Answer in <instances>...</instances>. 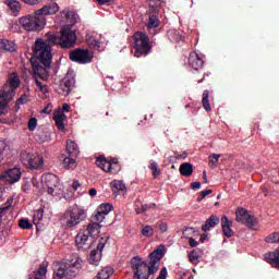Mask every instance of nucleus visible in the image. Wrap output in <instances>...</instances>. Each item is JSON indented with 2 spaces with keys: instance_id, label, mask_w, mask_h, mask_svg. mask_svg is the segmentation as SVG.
I'll use <instances>...</instances> for the list:
<instances>
[{
  "instance_id": "nucleus-1",
  "label": "nucleus",
  "mask_w": 279,
  "mask_h": 279,
  "mask_svg": "<svg viewBox=\"0 0 279 279\" xmlns=\"http://www.w3.org/2000/svg\"><path fill=\"white\" fill-rule=\"evenodd\" d=\"M77 43V35L71 28H62L60 33H48L45 39H36L33 47V56L36 60H31L33 73L47 80V69L51 68L53 56L51 54V45H57L61 49H71Z\"/></svg>"
},
{
  "instance_id": "nucleus-2",
  "label": "nucleus",
  "mask_w": 279,
  "mask_h": 279,
  "mask_svg": "<svg viewBox=\"0 0 279 279\" xmlns=\"http://www.w3.org/2000/svg\"><path fill=\"white\" fill-rule=\"evenodd\" d=\"M165 257V245L156 248L148 255V259L144 260L141 256L131 258V269L133 279H149L160 269V260Z\"/></svg>"
},
{
  "instance_id": "nucleus-3",
  "label": "nucleus",
  "mask_w": 279,
  "mask_h": 279,
  "mask_svg": "<svg viewBox=\"0 0 279 279\" xmlns=\"http://www.w3.org/2000/svg\"><path fill=\"white\" fill-rule=\"evenodd\" d=\"M80 269H82L80 257L66 262H56L53 264V279H73Z\"/></svg>"
},
{
  "instance_id": "nucleus-4",
  "label": "nucleus",
  "mask_w": 279,
  "mask_h": 279,
  "mask_svg": "<svg viewBox=\"0 0 279 279\" xmlns=\"http://www.w3.org/2000/svg\"><path fill=\"white\" fill-rule=\"evenodd\" d=\"M82 221H86V210L77 205L70 207L61 217V223L64 228H75Z\"/></svg>"
},
{
  "instance_id": "nucleus-5",
  "label": "nucleus",
  "mask_w": 279,
  "mask_h": 279,
  "mask_svg": "<svg viewBox=\"0 0 279 279\" xmlns=\"http://www.w3.org/2000/svg\"><path fill=\"white\" fill-rule=\"evenodd\" d=\"M19 23L25 32H40L47 25V17L41 16L38 14V11H35L33 14L20 17Z\"/></svg>"
},
{
  "instance_id": "nucleus-6",
  "label": "nucleus",
  "mask_w": 279,
  "mask_h": 279,
  "mask_svg": "<svg viewBox=\"0 0 279 279\" xmlns=\"http://www.w3.org/2000/svg\"><path fill=\"white\" fill-rule=\"evenodd\" d=\"M134 45L131 49L135 58H142V56H149L151 51V45L149 44V37L145 33L137 32L134 34Z\"/></svg>"
},
{
  "instance_id": "nucleus-7",
  "label": "nucleus",
  "mask_w": 279,
  "mask_h": 279,
  "mask_svg": "<svg viewBox=\"0 0 279 279\" xmlns=\"http://www.w3.org/2000/svg\"><path fill=\"white\" fill-rule=\"evenodd\" d=\"M101 230V226L99 222H92L87 225V227L84 229H81L80 232L76 235L75 243L76 245L82 248L84 245L88 244V239H95L97 234H99Z\"/></svg>"
},
{
  "instance_id": "nucleus-8",
  "label": "nucleus",
  "mask_w": 279,
  "mask_h": 279,
  "mask_svg": "<svg viewBox=\"0 0 279 279\" xmlns=\"http://www.w3.org/2000/svg\"><path fill=\"white\" fill-rule=\"evenodd\" d=\"M21 86V77L15 72L11 73L8 77L7 83L3 85L0 99H5V101H12L14 95H16V88Z\"/></svg>"
},
{
  "instance_id": "nucleus-9",
  "label": "nucleus",
  "mask_w": 279,
  "mask_h": 279,
  "mask_svg": "<svg viewBox=\"0 0 279 279\" xmlns=\"http://www.w3.org/2000/svg\"><path fill=\"white\" fill-rule=\"evenodd\" d=\"M93 58L95 57L88 49L76 48L70 51V60L77 64H90V62H93Z\"/></svg>"
},
{
  "instance_id": "nucleus-10",
  "label": "nucleus",
  "mask_w": 279,
  "mask_h": 279,
  "mask_svg": "<svg viewBox=\"0 0 279 279\" xmlns=\"http://www.w3.org/2000/svg\"><path fill=\"white\" fill-rule=\"evenodd\" d=\"M20 158L23 165L29 167V169H40L45 162L38 154H29L27 151H22Z\"/></svg>"
},
{
  "instance_id": "nucleus-11",
  "label": "nucleus",
  "mask_w": 279,
  "mask_h": 279,
  "mask_svg": "<svg viewBox=\"0 0 279 279\" xmlns=\"http://www.w3.org/2000/svg\"><path fill=\"white\" fill-rule=\"evenodd\" d=\"M41 182L44 186L48 189L47 190L48 195H53V193H56V189L60 186V179L58 178V175L53 173H47L43 175Z\"/></svg>"
},
{
  "instance_id": "nucleus-12",
  "label": "nucleus",
  "mask_w": 279,
  "mask_h": 279,
  "mask_svg": "<svg viewBox=\"0 0 279 279\" xmlns=\"http://www.w3.org/2000/svg\"><path fill=\"white\" fill-rule=\"evenodd\" d=\"M235 221L243 223L247 228H254V216L247 214V209L241 207L235 211Z\"/></svg>"
},
{
  "instance_id": "nucleus-13",
  "label": "nucleus",
  "mask_w": 279,
  "mask_h": 279,
  "mask_svg": "<svg viewBox=\"0 0 279 279\" xmlns=\"http://www.w3.org/2000/svg\"><path fill=\"white\" fill-rule=\"evenodd\" d=\"M0 180H3L5 184H14L21 180V170L19 168L9 169L1 174Z\"/></svg>"
},
{
  "instance_id": "nucleus-14",
  "label": "nucleus",
  "mask_w": 279,
  "mask_h": 279,
  "mask_svg": "<svg viewBox=\"0 0 279 279\" xmlns=\"http://www.w3.org/2000/svg\"><path fill=\"white\" fill-rule=\"evenodd\" d=\"M189 64L194 71L204 69V59L197 54V52L190 53Z\"/></svg>"
},
{
  "instance_id": "nucleus-15",
  "label": "nucleus",
  "mask_w": 279,
  "mask_h": 279,
  "mask_svg": "<svg viewBox=\"0 0 279 279\" xmlns=\"http://www.w3.org/2000/svg\"><path fill=\"white\" fill-rule=\"evenodd\" d=\"M60 10L58 3L53 2L51 4L44 5L41 9L37 10V14L39 16H50L52 14H57Z\"/></svg>"
},
{
  "instance_id": "nucleus-16",
  "label": "nucleus",
  "mask_w": 279,
  "mask_h": 279,
  "mask_svg": "<svg viewBox=\"0 0 279 279\" xmlns=\"http://www.w3.org/2000/svg\"><path fill=\"white\" fill-rule=\"evenodd\" d=\"M221 228L222 233L227 239H231V236H234V231L232 230V221L228 219V216L221 217Z\"/></svg>"
},
{
  "instance_id": "nucleus-17",
  "label": "nucleus",
  "mask_w": 279,
  "mask_h": 279,
  "mask_svg": "<svg viewBox=\"0 0 279 279\" xmlns=\"http://www.w3.org/2000/svg\"><path fill=\"white\" fill-rule=\"evenodd\" d=\"M4 51L5 53H14L16 51V44L10 39L0 38V52Z\"/></svg>"
},
{
  "instance_id": "nucleus-18",
  "label": "nucleus",
  "mask_w": 279,
  "mask_h": 279,
  "mask_svg": "<svg viewBox=\"0 0 279 279\" xmlns=\"http://www.w3.org/2000/svg\"><path fill=\"white\" fill-rule=\"evenodd\" d=\"M64 119H66V116L62 113V110H56L53 113V121L58 128V130L63 131L64 130Z\"/></svg>"
},
{
  "instance_id": "nucleus-19",
  "label": "nucleus",
  "mask_w": 279,
  "mask_h": 279,
  "mask_svg": "<svg viewBox=\"0 0 279 279\" xmlns=\"http://www.w3.org/2000/svg\"><path fill=\"white\" fill-rule=\"evenodd\" d=\"M219 217L211 215L206 221L205 225L202 226L203 232H208L211 228L219 226Z\"/></svg>"
},
{
  "instance_id": "nucleus-20",
  "label": "nucleus",
  "mask_w": 279,
  "mask_h": 279,
  "mask_svg": "<svg viewBox=\"0 0 279 279\" xmlns=\"http://www.w3.org/2000/svg\"><path fill=\"white\" fill-rule=\"evenodd\" d=\"M65 149L69 154V156L75 157L77 154H80V148L77 147V144L74 141H68Z\"/></svg>"
},
{
  "instance_id": "nucleus-21",
  "label": "nucleus",
  "mask_w": 279,
  "mask_h": 279,
  "mask_svg": "<svg viewBox=\"0 0 279 279\" xmlns=\"http://www.w3.org/2000/svg\"><path fill=\"white\" fill-rule=\"evenodd\" d=\"M179 171L184 178H191V175H193V165L184 162L180 166Z\"/></svg>"
},
{
  "instance_id": "nucleus-22",
  "label": "nucleus",
  "mask_w": 279,
  "mask_h": 279,
  "mask_svg": "<svg viewBox=\"0 0 279 279\" xmlns=\"http://www.w3.org/2000/svg\"><path fill=\"white\" fill-rule=\"evenodd\" d=\"M4 3L10 8L13 14H19V12H21V2L17 0H4Z\"/></svg>"
},
{
  "instance_id": "nucleus-23",
  "label": "nucleus",
  "mask_w": 279,
  "mask_h": 279,
  "mask_svg": "<svg viewBox=\"0 0 279 279\" xmlns=\"http://www.w3.org/2000/svg\"><path fill=\"white\" fill-rule=\"evenodd\" d=\"M210 92L208 89H205L203 92V98H202V104H203V108L204 110H206V112H210V110H213V108L210 107Z\"/></svg>"
},
{
  "instance_id": "nucleus-24",
  "label": "nucleus",
  "mask_w": 279,
  "mask_h": 279,
  "mask_svg": "<svg viewBox=\"0 0 279 279\" xmlns=\"http://www.w3.org/2000/svg\"><path fill=\"white\" fill-rule=\"evenodd\" d=\"M99 260H101V253L98 251H90L88 255V263L89 265H99Z\"/></svg>"
},
{
  "instance_id": "nucleus-25",
  "label": "nucleus",
  "mask_w": 279,
  "mask_h": 279,
  "mask_svg": "<svg viewBox=\"0 0 279 279\" xmlns=\"http://www.w3.org/2000/svg\"><path fill=\"white\" fill-rule=\"evenodd\" d=\"M61 14H65V19L71 25H75L77 19H80V15L75 11H62Z\"/></svg>"
},
{
  "instance_id": "nucleus-26",
  "label": "nucleus",
  "mask_w": 279,
  "mask_h": 279,
  "mask_svg": "<svg viewBox=\"0 0 279 279\" xmlns=\"http://www.w3.org/2000/svg\"><path fill=\"white\" fill-rule=\"evenodd\" d=\"M199 256H202V250H199V248L193 250L189 254L190 263H192V265H198Z\"/></svg>"
},
{
  "instance_id": "nucleus-27",
  "label": "nucleus",
  "mask_w": 279,
  "mask_h": 279,
  "mask_svg": "<svg viewBox=\"0 0 279 279\" xmlns=\"http://www.w3.org/2000/svg\"><path fill=\"white\" fill-rule=\"evenodd\" d=\"M45 276H47V265L41 264L38 270L35 272V276L29 277L28 279H45Z\"/></svg>"
},
{
  "instance_id": "nucleus-28",
  "label": "nucleus",
  "mask_w": 279,
  "mask_h": 279,
  "mask_svg": "<svg viewBox=\"0 0 279 279\" xmlns=\"http://www.w3.org/2000/svg\"><path fill=\"white\" fill-rule=\"evenodd\" d=\"M61 166L63 167V169H74L75 167H77V163L72 157H64Z\"/></svg>"
},
{
  "instance_id": "nucleus-29",
  "label": "nucleus",
  "mask_w": 279,
  "mask_h": 279,
  "mask_svg": "<svg viewBox=\"0 0 279 279\" xmlns=\"http://www.w3.org/2000/svg\"><path fill=\"white\" fill-rule=\"evenodd\" d=\"M160 26V20L158 19V15L156 14H149L148 16V28L155 29L156 27Z\"/></svg>"
},
{
  "instance_id": "nucleus-30",
  "label": "nucleus",
  "mask_w": 279,
  "mask_h": 279,
  "mask_svg": "<svg viewBox=\"0 0 279 279\" xmlns=\"http://www.w3.org/2000/svg\"><path fill=\"white\" fill-rule=\"evenodd\" d=\"M8 156H10V146L5 142L0 141V162L3 158H8Z\"/></svg>"
},
{
  "instance_id": "nucleus-31",
  "label": "nucleus",
  "mask_w": 279,
  "mask_h": 279,
  "mask_svg": "<svg viewBox=\"0 0 279 279\" xmlns=\"http://www.w3.org/2000/svg\"><path fill=\"white\" fill-rule=\"evenodd\" d=\"M125 183L123 181H113L111 182L112 193H119L120 191H125Z\"/></svg>"
},
{
  "instance_id": "nucleus-32",
  "label": "nucleus",
  "mask_w": 279,
  "mask_h": 279,
  "mask_svg": "<svg viewBox=\"0 0 279 279\" xmlns=\"http://www.w3.org/2000/svg\"><path fill=\"white\" fill-rule=\"evenodd\" d=\"M148 169H150V171H153L154 180H156V178H158V175H160V169H158V162H156L154 159H151L149 161Z\"/></svg>"
},
{
  "instance_id": "nucleus-33",
  "label": "nucleus",
  "mask_w": 279,
  "mask_h": 279,
  "mask_svg": "<svg viewBox=\"0 0 279 279\" xmlns=\"http://www.w3.org/2000/svg\"><path fill=\"white\" fill-rule=\"evenodd\" d=\"M72 86H73V81H71L69 78H64L63 82L61 83V88H62L63 93H65L66 95H69V93H71Z\"/></svg>"
},
{
  "instance_id": "nucleus-34",
  "label": "nucleus",
  "mask_w": 279,
  "mask_h": 279,
  "mask_svg": "<svg viewBox=\"0 0 279 279\" xmlns=\"http://www.w3.org/2000/svg\"><path fill=\"white\" fill-rule=\"evenodd\" d=\"M155 230H156L155 225L154 226H145L142 228V234H143V236H147V238L154 236Z\"/></svg>"
},
{
  "instance_id": "nucleus-35",
  "label": "nucleus",
  "mask_w": 279,
  "mask_h": 279,
  "mask_svg": "<svg viewBox=\"0 0 279 279\" xmlns=\"http://www.w3.org/2000/svg\"><path fill=\"white\" fill-rule=\"evenodd\" d=\"M106 219V214H102L99 209L93 215L92 221L93 223H101Z\"/></svg>"
},
{
  "instance_id": "nucleus-36",
  "label": "nucleus",
  "mask_w": 279,
  "mask_h": 279,
  "mask_svg": "<svg viewBox=\"0 0 279 279\" xmlns=\"http://www.w3.org/2000/svg\"><path fill=\"white\" fill-rule=\"evenodd\" d=\"M12 202H14V198L10 197L5 202L3 207H0V217H3L8 214V210H10V207L12 206Z\"/></svg>"
},
{
  "instance_id": "nucleus-37",
  "label": "nucleus",
  "mask_w": 279,
  "mask_h": 279,
  "mask_svg": "<svg viewBox=\"0 0 279 279\" xmlns=\"http://www.w3.org/2000/svg\"><path fill=\"white\" fill-rule=\"evenodd\" d=\"M112 274H113L112 268H102V269L97 274V276H98L100 279H108V278H110V276H112Z\"/></svg>"
},
{
  "instance_id": "nucleus-38",
  "label": "nucleus",
  "mask_w": 279,
  "mask_h": 279,
  "mask_svg": "<svg viewBox=\"0 0 279 279\" xmlns=\"http://www.w3.org/2000/svg\"><path fill=\"white\" fill-rule=\"evenodd\" d=\"M19 226L22 228V230H32V228H34V225H32V222L25 218L19 220Z\"/></svg>"
},
{
  "instance_id": "nucleus-39",
  "label": "nucleus",
  "mask_w": 279,
  "mask_h": 279,
  "mask_svg": "<svg viewBox=\"0 0 279 279\" xmlns=\"http://www.w3.org/2000/svg\"><path fill=\"white\" fill-rule=\"evenodd\" d=\"M148 5L153 12H158V10H160V5H162V2L160 0H149Z\"/></svg>"
},
{
  "instance_id": "nucleus-40",
  "label": "nucleus",
  "mask_w": 279,
  "mask_h": 279,
  "mask_svg": "<svg viewBox=\"0 0 279 279\" xmlns=\"http://www.w3.org/2000/svg\"><path fill=\"white\" fill-rule=\"evenodd\" d=\"M265 243H279V231L265 238Z\"/></svg>"
},
{
  "instance_id": "nucleus-41",
  "label": "nucleus",
  "mask_w": 279,
  "mask_h": 279,
  "mask_svg": "<svg viewBox=\"0 0 279 279\" xmlns=\"http://www.w3.org/2000/svg\"><path fill=\"white\" fill-rule=\"evenodd\" d=\"M87 45H88L89 47H92L93 49H97V48L100 47V46H99V40H97V38H95L94 36L88 37V39H87Z\"/></svg>"
},
{
  "instance_id": "nucleus-42",
  "label": "nucleus",
  "mask_w": 279,
  "mask_h": 279,
  "mask_svg": "<svg viewBox=\"0 0 279 279\" xmlns=\"http://www.w3.org/2000/svg\"><path fill=\"white\" fill-rule=\"evenodd\" d=\"M108 239H110V238H100L99 243L96 248V251H98L100 254H101V252H104V248L106 247V244L108 243Z\"/></svg>"
},
{
  "instance_id": "nucleus-43",
  "label": "nucleus",
  "mask_w": 279,
  "mask_h": 279,
  "mask_svg": "<svg viewBox=\"0 0 279 279\" xmlns=\"http://www.w3.org/2000/svg\"><path fill=\"white\" fill-rule=\"evenodd\" d=\"M98 210L106 216L112 210V205L102 204V205L99 206Z\"/></svg>"
},
{
  "instance_id": "nucleus-44",
  "label": "nucleus",
  "mask_w": 279,
  "mask_h": 279,
  "mask_svg": "<svg viewBox=\"0 0 279 279\" xmlns=\"http://www.w3.org/2000/svg\"><path fill=\"white\" fill-rule=\"evenodd\" d=\"M102 171H106L107 173H113L114 169L112 168V163H110V160L105 159Z\"/></svg>"
},
{
  "instance_id": "nucleus-45",
  "label": "nucleus",
  "mask_w": 279,
  "mask_h": 279,
  "mask_svg": "<svg viewBox=\"0 0 279 279\" xmlns=\"http://www.w3.org/2000/svg\"><path fill=\"white\" fill-rule=\"evenodd\" d=\"M37 125H38V119L31 118L28 120V130H29V132H34V130H36Z\"/></svg>"
},
{
  "instance_id": "nucleus-46",
  "label": "nucleus",
  "mask_w": 279,
  "mask_h": 279,
  "mask_svg": "<svg viewBox=\"0 0 279 279\" xmlns=\"http://www.w3.org/2000/svg\"><path fill=\"white\" fill-rule=\"evenodd\" d=\"M155 228H159L160 232L165 233L169 230V225H167V222L159 221L155 225Z\"/></svg>"
},
{
  "instance_id": "nucleus-47",
  "label": "nucleus",
  "mask_w": 279,
  "mask_h": 279,
  "mask_svg": "<svg viewBox=\"0 0 279 279\" xmlns=\"http://www.w3.org/2000/svg\"><path fill=\"white\" fill-rule=\"evenodd\" d=\"M109 162H110L111 167H116V168H113V173L121 171V166L119 165V159L112 158Z\"/></svg>"
},
{
  "instance_id": "nucleus-48",
  "label": "nucleus",
  "mask_w": 279,
  "mask_h": 279,
  "mask_svg": "<svg viewBox=\"0 0 279 279\" xmlns=\"http://www.w3.org/2000/svg\"><path fill=\"white\" fill-rule=\"evenodd\" d=\"M8 104H10V100H5L4 98H0V117L5 112V108H8Z\"/></svg>"
},
{
  "instance_id": "nucleus-49",
  "label": "nucleus",
  "mask_w": 279,
  "mask_h": 279,
  "mask_svg": "<svg viewBox=\"0 0 279 279\" xmlns=\"http://www.w3.org/2000/svg\"><path fill=\"white\" fill-rule=\"evenodd\" d=\"M219 158H221V155L213 154L209 156V162L217 165V162H219Z\"/></svg>"
},
{
  "instance_id": "nucleus-50",
  "label": "nucleus",
  "mask_w": 279,
  "mask_h": 279,
  "mask_svg": "<svg viewBox=\"0 0 279 279\" xmlns=\"http://www.w3.org/2000/svg\"><path fill=\"white\" fill-rule=\"evenodd\" d=\"M43 215H44V211L43 210H37L34 216H33V221L34 223L36 225V219H38L40 221V219H43Z\"/></svg>"
},
{
  "instance_id": "nucleus-51",
  "label": "nucleus",
  "mask_w": 279,
  "mask_h": 279,
  "mask_svg": "<svg viewBox=\"0 0 279 279\" xmlns=\"http://www.w3.org/2000/svg\"><path fill=\"white\" fill-rule=\"evenodd\" d=\"M151 208H156V204L151 203L142 205V209L144 210V213H147V210H151Z\"/></svg>"
},
{
  "instance_id": "nucleus-52",
  "label": "nucleus",
  "mask_w": 279,
  "mask_h": 279,
  "mask_svg": "<svg viewBox=\"0 0 279 279\" xmlns=\"http://www.w3.org/2000/svg\"><path fill=\"white\" fill-rule=\"evenodd\" d=\"M190 186H191L192 191H199V189H202V183L198 181L192 182Z\"/></svg>"
},
{
  "instance_id": "nucleus-53",
  "label": "nucleus",
  "mask_w": 279,
  "mask_h": 279,
  "mask_svg": "<svg viewBox=\"0 0 279 279\" xmlns=\"http://www.w3.org/2000/svg\"><path fill=\"white\" fill-rule=\"evenodd\" d=\"M156 279H167V267L161 268V270Z\"/></svg>"
},
{
  "instance_id": "nucleus-54",
  "label": "nucleus",
  "mask_w": 279,
  "mask_h": 279,
  "mask_svg": "<svg viewBox=\"0 0 279 279\" xmlns=\"http://www.w3.org/2000/svg\"><path fill=\"white\" fill-rule=\"evenodd\" d=\"M106 161L105 157H98L96 159V165L97 167H99L100 169H104V162Z\"/></svg>"
},
{
  "instance_id": "nucleus-55",
  "label": "nucleus",
  "mask_w": 279,
  "mask_h": 279,
  "mask_svg": "<svg viewBox=\"0 0 279 279\" xmlns=\"http://www.w3.org/2000/svg\"><path fill=\"white\" fill-rule=\"evenodd\" d=\"M23 3H26L27 5H38L40 3V0H21Z\"/></svg>"
},
{
  "instance_id": "nucleus-56",
  "label": "nucleus",
  "mask_w": 279,
  "mask_h": 279,
  "mask_svg": "<svg viewBox=\"0 0 279 279\" xmlns=\"http://www.w3.org/2000/svg\"><path fill=\"white\" fill-rule=\"evenodd\" d=\"M57 110H61L62 114H64V112H69V110H71V106H69V104H63L62 108L59 107Z\"/></svg>"
},
{
  "instance_id": "nucleus-57",
  "label": "nucleus",
  "mask_w": 279,
  "mask_h": 279,
  "mask_svg": "<svg viewBox=\"0 0 279 279\" xmlns=\"http://www.w3.org/2000/svg\"><path fill=\"white\" fill-rule=\"evenodd\" d=\"M51 110H52V106H51V104H48V105L41 110V112H43L44 114H51Z\"/></svg>"
},
{
  "instance_id": "nucleus-58",
  "label": "nucleus",
  "mask_w": 279,
  "mask_h": 279,
  "mask_svg": "<svg viewBox=\"0 0 279 279\" xmlns=\"http://www.w3.org/2000/svg\"><path fill=\"white\" fill-rule=\"evenodd\" d=\"M138 204H141V202L135 203V213L136 215H143L145 211L143 210V207L138 206Z\"/></svg>"
},
{
  "instance_id": "nucleus-59",
  "label": "nucleus",
  "mask_w": 279,
  "mask_h": 279,
  "mask_svg": "<svg viewBox=\"0 0 279 279\" xmlns=\"http://www.w3.org/2000/svg\"><path fill=\"white\" fill-rule=\"evenodd\" d=\"M189 245L190 247H197V245H199V242H197L195 239L190 238L189 239Z\"/></svg>"
},
{
  "instance_id": "nucleus-60",
  "label": "nucleus",
  "mask_w": 279,
  "mask_h": 279,
  "mask_svg": "<svg viewBox=\"0 0 279 279\" xmlns=\"http://www.w3.org/2000/svg\"><path fill=\"white\" fill-rule=\"evenodd\" d=\"M17 104L23 105V104H27V96L23 95L17 99Z\"/></svg>"
},
{
  "instance_id": "nucleus-61",
  "label": "nucleus",
  "mask_w": 279,
  "mask_h": 279,
  "mask_svg": "<svg viewBox=\"0 0 279 279\" xmlns=\"http://www.w3.org/2000/svg\"><path fill=\"white\" fill-rule=\"evenodd\" d=\"M98 5H106L107 3H112L114 0H95Z\"/></svg>"
},
{
  "instance_id": "nucleus-62",
  "label": "nucleus",
  "mask_w": 279,
  "mask_h": 279,
  "mask_svg": "<svg viewBox=\"0 0 279 279\" xmlns=\"http://www.w3.org/2000/svg\"><path fill=\"white\" fill-rule=\"evenodd\" d=\"M40 93H44V95H47V93H49V87L47 85H41V87H39Z\"/></svg>"
},
{
  "instance_id": "nucleus-63",
  "label": "nucleus",
  "mask_w": 279,
  "mask_h": 279,
  "mask_svg": "<svg viewBox=\"0 0 279 279\" xmlns=\"http://www.w3.org/2000/svg\"><path fill=\"white\" fill-rule=\"evenodd\" d=\"M210 193H213V190H205L201 192V195H203V197H207V195H210Z\"/></svg>"
},
{
  "instance_id": "nucleus-64",
  "label": "nucleus",
  "mask_w": 279,
  "mask_h": 279,
  "mask_svg": "<svg viewBox=\"0 0 279 279\" xmlns=\"http://www.w3.org/2000/svg\"><path fill=\"white\" fill-rule=\"evenodd\" d=\"M72 187H73L74 191H77L80 189V181H74L72 183Z\"/></svg>"
}]
</instances>
